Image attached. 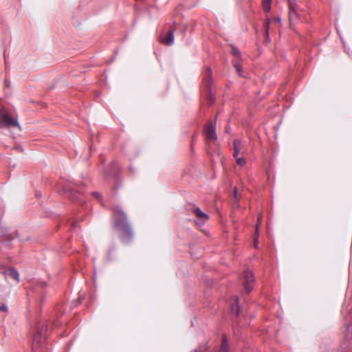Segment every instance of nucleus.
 I'll list each match as a JSON object with an SVG mask.
<instances>
[{
    "label": "nucleus",
    "mask_w": 352,
    "mask_h": 352,
    "mask_svg": "<svg viewBox=\"0 0 352 352\" xmlns=\"http://www.w3.org/2000/svg\"><path fill=\"white\" fill-rule=\"evenodd\" d=\"M236 161V163L239 166H243L245 165L246 164V160L243 157V155H241V156H238L236 157H234Z\"/></svg>",
    "instance_id": "nucleus-14"
},
{
    "label": "nucleus",
    "mask_w": 352,
    "mask_h": 352,
    "mask_svg": "<svg viewBox=\"0 0 352 352\" xmlns=\"http://www.w3.org/2000/svg\"><path fill=\"white\" fill-rule=\"evenodd\" d=\"M274 21L280 23L281 21V19L280 17H276L274 18Z\"/></svg>",
    "instance_id": "nucleus-21"
},
{
    "label": "nucleus",
    "mask_w": 352,
    "mask_h": 352,
    "mask_svg": "<svg viewBox=\"0 0 352 352\" xmlns=\"http://www.w3.org/2000/svg\"><path fill=\"white\" fill-rule=\"evenodd\" d=\"M114 228L120 233L122 240L126 241L132 237V230L127 222L125 213L118 206L113 208Z\"/></svg>",
    "instance_id": "nucleus-1"
},
{
    "label": "nucleus",
    "mask_w": 352,
    "mask_h": 352,
    "mask_svg": "<svg viewBox=\"0 0 352 352\" xmlns=\"http://www.w3.org/2000/svg\"><path fill=\"white\" fill-rule=\"evenodd\" d=\"M234 198H235L236 201H237L236 189V188H234Z\"/></svg>",
    "instance_id": "nucleus-23"
},
{
    "label": "nucleus",
    "mask_w": 352,
    "mask_h": 352,
    "mask_svg": "<svg viewBox=\"0 0 352 352\" xmlns=\"http://www.w3.org/2000/svg\"><path fill=\"white\" fill-rule=\"evenodd\" d=\"M243 278H244V282H243L244 288L248 292H250L253 288V284H254V278L252 272L248 271V270L245 271L244 272Z\"/></svg>",
    "instance_id": "nucleus-7"
},
{
    "label": "nucleus",
    "mask_w": 352,
    "mask_h": 352,
    "mask_svg": "<svg viewBox=\"0 0 352 352\" xmlns=\"http://www.w3.org/2000/svg\"><path fill=\"white\" fill-rule=\"evenodd\" d=\"M254 247L257 248V237L254 239Z\"/></svg>",
    "instance_id": "nucleus-24"
},
{
    "label": "nucleus",
    "mask_w": 352,
    "mask_h": 352,
    "mask_svg": "<svg viewBox=\"0 0 352 352\" xmlns=\"http://www.w3.org/2000/svg\"><path fill=\"white\" fill-rule=\"evenodd\" d=\"M289 7V25L292 27V25L300 19V15L298 13V8L297 4L296 3V0H287Z\"/></svg>",
    "instance_id": "nucleus-4"
},
{
    "label": "nucleus",
    "mask_w": 352,
    "mask_h": 352,
    "mask_svg": "<svg viewBox=\"0 0 352 352\" xmlns=\"http://www.w3.org/2000/svg\"><path fill=\"white\" fill-rule=\"evenodd\" d=\"M192 212L198 218L197 225H203L209 219L208 215L202 212L199 208H195Z\"/></svg>",
    "instance_id": "nucleus-8"
},
{
    "label": "nucleus",
    "mask_w": 352,
    "mask_h": 352,
    "mask_svg": "<svg viewBox=\"0 0 352 352\" xmlns=\"http://www.w3.org/2000/svg\"><path fill=\"white\" fill-rule=\"evenodd\" d=\"M206 140L208 142H214L217 138L215 128L211 122H208L204 129Z\"/></svg>",
    "instance_id": "nucleus-5"
},
{
    "label": "nucleus",
    "mask_w": 352,
    "mask_h": 352,
    "mask_svg": "<svg viewBox=\"0 0 352 352\" xmlns=\"http://www.w3.org/2000/svg\"><path fill=\"white\" fill-rule=\"evenodd\" d=\"M174 29L170 30L164 36L160 37V41L166 45H171L174 41Z\"/></svg>",
    "instance_id": "nucleus-9"
},
{
    "label": "nucleus",
    "mask_w": 352,
    "mask_h": 352,
    "mask_svg": "<svg viewBox=\"0 0 352 352\" xmlns=\"http://www.w3.org/2000/svg\"><path fill=\"white\" fill-rule=\"evenodd\" d=\"M14 127L20 126L15 118H11L8 111L3 107L0 109V127Z\"/></svg>",
    "instance_id": "nucleus-3"
},
{
    "label": "nucleus",
    "mask_w": 352,
    "mask_h": 352,
    "mask_svg": "<svg viewBox=\"0 0 352 352\" xmlns=\"http://www.w3.org/2000/svg\"><path fill=\"white\" fill-rule=\"evenodd\" d=\"M203 83L207 87H210L212 83V70L210 67H207L205 72V77Z\"/></svg>",
    "instance_id": "nucleus-11"
},
{
    "label": "nucleus",
    "mask_w": 352,
    "mask_h": 352,
    "mask_svg": "<svg viewBox=\"0 0 352 352\" xmlns=\"http://www.w3.org/2000/svg\"><path fill=\"white\" fill-rule=\"evenodd\" d=\"M232 53L235 56H238L239 54V50L237 49H236V48H233L232 49Z\"/></svg>",
    "instance_id": "nucleus-20"
},
{
    "label": "nucleus",
    "mask_w": 352,
    "mask_h": 352,
    "mask_svg": "<svg viewBox=\"0 0 352 352\" xmlns=\"http://www.w3.org/2000/svg\"><path fill=\"white\" fill-rule=\"evenodd\" d=\"M234 67H235L239 76H243L241 74V66L237 60H236L234 62Z\"/></svg>",
    "instance_id": "nucleus-15"
},
{
    "label": "nucleus",
    "mask_w": 352,
    "mask_h": 352,
    "mask_svg": "<svg viewBox=\"0 0 352 352\" xmlns=\"http://www.w3.org/2000/svg\"><path fill=\"white\" fill-rule=\"evenodd\" d=\"M6 278H12L19 281V274L17 271L14 269L10 268L4 271L3 272Z\"/></svg>",
    "instance_id": "nucleus-10"
},
{
    "label": "nucleus",
    "mask_w": 352,
    "mask_h": 352,
    "mask_svg": "<svg viewBox=\"0 0 352 352\" xmlns=\"http://www.w3.org/2000/svg\"><path fill=\"white\" fill-rule=\"evenodd\" d=\"M261 217H259L258 219V222L256 225V230H255V234L257 236L258 235V226L261 223Z\"/></svg>",
    "instance_id": "nucleus-19"
},
{
    "label": "nucleus",
    "mask_w": 352,
    "mask_h": 352,
    "mask_svg": "<svg viewBox=\"0 0 352 352\" xmlns=\"http://www.w3.org/2000/svg\"><path fill=\"white\" fill-rule=\"evenodd\" d=\"M232 151L233 157H236L238 156L244 155L247 151V149L241 140L235 139L233 141Z\"/></svg>",
    "instance_id": "nucleus-6"
},
{
    "label": "nucleus",
    "mask_w": 352,
    "mask_h": 352,
    "mask_svg": "<svg viewBox=\"0 0 352 352\" xmlns=\"http://www.w3.org/2000/svg\"><path fill=\"white\" fill-rule=\"evenodd\" d=\"M93 195L96 197V198H100V194L98 192H94Z\"/></svg>",
    "instance_id": "nucleus-22"
},
{
    "label": "nucleus",
    "mask_w": 352,
    "mask_h": 352,
    "mask_svg": "<svg viewBox=\"0 0 352 352\" xmlns=\"http://www.w3.org/2000/svg\"><path fill=\"white\" fill-rule=\"evenodd\" d=\"M269 28H270V21L269 20H267V21H265V24H264V28H265V34H266V36L268 37V35H269Z\"/></svg>",
    "instance_id": "nucleus-16"
},
{
    "label": "nucleus",
    "mask_w": 352,
    "mask_h": 352,
    "mask_svg": "<svg viewBox=\"0 0 352 352\" xmlns=\"http://www.w3.org/2000/svg\"><path fill=\"white\" fill-rule=\"evenodd\" d=\"M0 311L3 312H6L8 311L7 306L2 302H0Z\"/></svg>",
    "instance_id": "nucleus-18"
},
{
    "label": "nucleus",
    "mask_w": 352,
    "mask_h": 352,
    "mask_svg": "<svg viewBox=\"0 0 352 352\" xmlns=\"http://www.w3.org/2000/svg\"><path fill=\"white\" fill-rule=\"evenodd\" d=\"M35 333L33 336L32 349L35 352L43 351L45 345L46 329L44 327V324L38 323L35 327Z\"/></svg>",
    "instance_id": "nucleus-2"
},
{
    "label": "nucleus",
    "mask_w": 352,
    "mask_h": 352,
    "mask_svg": "<svg viewBox=\"0 0 352 352\" xmlns=\"http://www.w3.org/2000/svg\"><path fill=\"white\" fill-rule=\"evenodd\" d=\"M237 303H238V300L236 299V305H232V311L234 312L236 314V315L239 314V307H238Z\"/></svg>",
    "instance_id": "nucleus-17"
},
{
    "label": "nucleus",
    "mask_w": 352,
    "mask_h": 352,
    "mask_svg": "<svg viewBox=\"0 0 352 352\" xmlns=\"http://www.w3.org/2000/svg\"><path fill=\"white\" fill-rule=\"evenodd\" d=\"M271 3H272V0H263L262 1L263 8V10L265 12H270V10L271 9Z\"/></svg>",
    "instance_id": "nucleus-12"
},
{
    "label": "nucleus",
    "mask_w": 352,
    "mask_h": 352,
    "mask_svg": "<svg viewBox=\"0 0 352 352\" xmlns=\"http://www.w3.org/2000/svg\"><path fill=\"white\" fill-rule=\"evenodd\" d=\"M228 342L227 340L224 338L222 340L220 352H228Z\"/></svg>",
    "instance_id": "nucleus-13"
}]
</instances>
